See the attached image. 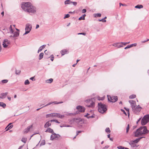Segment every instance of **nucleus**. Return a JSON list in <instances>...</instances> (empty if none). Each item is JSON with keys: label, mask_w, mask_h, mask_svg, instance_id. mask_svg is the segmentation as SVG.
Listing matches in <instances>:
<instances>
[{"label": "nucleus", "mask_w": 149, "mask_h": 149, "mask_svg": "<svg viewBox=\"0 0 149 149\" xmlns=\"http://www.w3.org/2000/svg\"><path fill=\"white\" fill-rule=\"evenodd\" d=\"M45 132H49L52 134L54 133L53 130L50 128H47Z\"/></svg>", "instance_id": "26"}, {"label": "nucleus", "mask_w": 149, "mask_h": 149, "mask_svg": "<svg viewBox=\"0 0 149 149\" xmlns=\"http://www.w3.org/2000/svg\"><path fill=\"white\" fill-rule=\"evenodd\" d=\"M31 3L30 2H26L22 4V8L25 11H28L29 7H30Z\"/></svg>", "instance_id": "3"}, {"label": "nucleus", "mask_w": 149, "mask_h": 149, "mask_svg": "<svg viewBox=\"0 0 149 149\" xmlns=\"http://www.w3.org/2000/svg\"><path fill=\"white\" fill-rule=\"evenodd\" d=\"M51 121H52V122H54L58 123H60V122H59L58 121L56 120H51Z\"/></svg>", "instance_id": "44"}, {"label": "nucleus", "mask_w": 149, "mask_h": 149, "mask_svg": "<svg viewBox=\"0 0 149 149\" xmlns=\"http://www.w3.org/2000/svg\"><path fill=\"white\" fill-rule=\"evenodd\" d=\"M31 26L29 24H26L25 28V32L24 35H26L29 33L31 31Z\"/></svg>", "instance_id": "7"}, {"label": "nucleus", "mask_w": 149, "mask_h": 149, "mask_svg": "<svg viewBox=\"0 0 149 149\" xmlns=\"http://www.w3.org/2000/svg\"><path fill=\"white\" fill-rule=\"evenodd\" d=\"M16 30L18 31L15 32L14 33V35L13 37L14 38L18 37L19 35V30L17 29H16Z\"/></svg>", "instance_id": "22"}, {"label": "nucleus", "mask_w": 149, "mask_h": 149, "mask_svg": "<svg viewBox=\"0 0 149 149\" xmlns=\"http://www.w3.org/2000/svg\"><path fill=\"white\" fill-rule=\"evenodd\" d=\"M135 7L137 8H143V6L141 5H138L136 6Z\"/></svg>", "instance_id": "31"}, {"label": "nucleus", "mask_w": 149, "mask_h": 149, "mask_svg": "<svg viewBox=\"0 0 149 149\" xmlns=\"http://www.w3.org/2000/svg\"><path fill=\"white\" fill-rule=\"evenodd\" d=\"M86 9H83L82 10V13H85L86 12Z\"/></svg>", "instance_id": "54"}, {"label": "nucleus", "mask_w": 149, "mask_h": 149, "mask_svg": "<svg viewBox=\"0 0 149 149\" xmlns=\"http://www.w3.org/2000/svg\"><path fill=\"white\" fill-rule=\"evenodd\" d=\"M71 1L70 0H66L65 1V4H68L71 3Z\"/></svg>", "instance_id": "34"}, {"label": "nucleus", "mask_w": 149, "mask_h": 149, "mask_svg": "<svg viewBox=\"0 0 149 149\" xmlns=\"http://www.w3.org/2000/svg\"><path fill=\"white\" fill-rule=\"evenodd\" d=\"M70 126L68 125H65V127H70Z\"/></svg>", "instance_id": "60"}, {"label": "nucleus", "mask_w": 149, "mask_h": 149, "mask_svg": "<svg viewBox=\"0 0 149 149\" xmlns=\"http://www.w3.org/2000/svg\"><path fill=\"white\" fill-rule=\"evenodd\" d=\"M86 15L85 14L84 15L82 16L81 17L79 18V20H84L85 17Z\"/></svg>", "instance_id": "29"}, {"label": "nucleus", "mask_w": 149, "mask_h": 149, "mask_svg": "<svg viewBox=\"0 0 149 149\" xmlns=\"http://www.w3.org/2000/svg\"><path fill=\"white\" fill-rule=\"evenodd\" d=\"M136 95H132L129 96V98L130 99H133L135 98L136 97Z\"/></svg>", "instance_id": "33"}, {"label": "nucleus", "mask_w": 149, "mask_h": 149, "mask_svg": "<svg viewBox=\"0 0 149 149\" xmlns=\"http://www.w3.org/2000/svg\"><path fill=\"white\" fill-rule=\"evenodd\" d=\"M22 147L23 146H21L20 147H19L18 149H21Z\"/></svg>", "instance_id": "64"}, {"label": "nucleus", "mask_w": 149, "mask_h": 149, "mask_svg": "<svg viewBox=\"0 0 149 149\" xmlns=\"http://www.w3.org/2000/svg\"><path fill=\"white\" fill-rule=\"evenodd\" d=\"M34 77H31V78H30V79L32 80H33V79H34Z\"/></svg>", "instance_id": "63"}, {"label": "nucleus", "mask_w": 149, "mask_h": 149, "mask_svg": "<svg viewBox=\"0 0 149 149\" xmlns=\"http://www.w3.org/2000/svg\"><path fill=\"white\" fill-rule=\"evenodd\" d=\"M29 82L28 79L26 80L24 82V84L25 85H28L29 84Z\"/></svg>", "instance_id": "42"}, {"label": "nucleus", "mask_w": 149, "mask_h": 149, "mask_svg": "<svg viewBox=\"0 0 149 149\" xmlns=\"http://www.w3.org/2000/svg\"><path fill=\"white\" fill-rule=\"evenodd\" d=\"M9 32L12 33L14 32V30L12 25H10L9 28Z\"/></svg>", "instance_id": "28"}, {"label": "nucleus", "mask_w": 149, "mask_h": 149, "mask_svg": "<svg viewBox=\"0 0 149 149\" xmlns=\"http://www.w3.org/2000/svg\"><path fill=\"white\" fill-rule=\"evenodd\" d=\"M57 117L60 118L62 119L64 118V115H62L59 113H56V117Z\"/></svg>", "instance_id": "19"}, {"label": "nucleus", "mask_w": 149, "mask_h": 149, "mask_svg": "<svg viewBox=\"0 0 149 149\" xmlns=\"http://www.w3.org/2000/svg\"><path fill=\"white\" fill-rule=\"evenodd\" d=\"M137 43H134V44H133L132 45H130V47H133V46H136V45H137Z\"/></svg>", "instance_id": "45"}, {"label": "nucleus", "mask_w": 149, "mask_h": 149, "mask_svg": "<svg viewBox=\"0 0 149 149\" xmlns=\"http://www.w3.org/2000/svg\"><path fill=\"white\" fill-rule=\"evenodd\" d=\"M1 15H2V17H3V15H4V12L3 11L1 13Z\"/></svg>", "instance_id": "61"}, {"label": "nucleus", "mask_w": 149, "mask_h": 149, "mask_svg": "<svg viewBox=\"0 0 149 149\" xmlns=\"http://www.w3.org/2000/svg\"><path fill=\"white\" fill-rule=\"evenodd\" d=\"M29 10L28 12L29 13H34L36 12V8L32 4H31L30 7H29Z\"/></svg>", "instance_id": "13"}, {"label": "nucleus", "mask_w": 149, "mask_h": 149, "mask_svg": "<svg viewBox=\"0 0 149 149\" xmlns=\"http://www.w3.org/2000/svg\"><path fill=\"white\" fill-rule=\"evenodd\" d=\"M78 35H85L86 34V33H78Z\"/></svg>", "instance_id": "52"}, {"label": "nucleus", "mask_w": 149, "mask_h": 149, "mask_svg": "<svg viewBox=\"0 0 149 149\" xmlns=\"http://www.w3.org/2000/svg\"><path fill=\"white\" fill-rule=\"evenodd\" d=\"M149 40V39H148L147 40H145V41H142L141 42L142 43H144L148 41Z\"/></svg>", "instance_id": "56"}, {"label": "nucleus", "mask_w": 149, "mask_h": 149, "mask_svg": "<svg viewBox=\"0 0 149 149\" xmlns=\"http://www.w3.org/2000/svg\"><path fill=\"white\" fill-rule=\"evenodd\" d=\"M148 132L146 127H141L137 130L135 132L134 136L136 137H139L148 133Z\"/></svg>", "instance_id": "1"}, {"label": "nucleus", "mask_w": 149, "mask_h": 149, "mask_svg": "<svg viewBox=\"0 0 149 149\" xmlns=\"http://www.w3.org/2000/svg\"><path fill=\"white\" fill-rule=\"evenodd\" d=\"M29 10L28 12L29 13H34L36 12V8L32 4H31L30 7H29Z\"/></svg>", "instance_id": "11"}, {"label": "nucleus", "mask_w": 149, "mask_h": 149, "mask_svg": "<svg viewBox=\"0 0 149 149\" xmlns=\"http://www.w3.org/2000/svg\"><path fill=\"white\" fill-rule=\"evenodd\" d=\"M11 123H10L6 127L5 129H7L6 130V131H7L8 130L11 129L13 127V125H12Z\"/></svg>", "instance_id": "20"}, {"label": "nucleus", "mask_w": 149, "mask_h": 149, "mask_svg": "<svg viewBox=\"0 0 149 149\" xmlns=\"http://www.w3.org/2000/svg\"><path fill=\"white\" fill-rule=\"evenodd\" d=\"M20 72V71L19 70H17L16 71L15 73L17 74H18Z\"/></svg>", "instance_id": "49"}, {"label": "nucleus", "mask_w": 149, "mask_h": 149, "mask_svg": "<svg viewBox=\"0 0 149 149\" xmlns=\"http://www.w3.org/2000/svg\"><path fill=\"white\" fill-rule=\"evenodd\" d=\"M113 46L114 47H117L118 48H119L123 47L122 45L121 44V43H114L113 44Z\"/></svg>", "instance_id": "18"}, {"label": "nucleus", "mask_w": 149, "mask_h": 149, "mask_svg": "<svg viewBox=\"0 0 149 149\" xmlns=\"http://www.w3.org/2000/svg\"><path fill=\"white\" fill-rule=\"evenodd\" d=\"M53 81V79H52L51 78L49 79H48L46 81V82L47 83H52Z\"/></svg>", "instance_id": "32"}, {"label": "nucleus", "mask_w": 149, "mask_h": 149, "mask_svg": "<svg viewBox=\"0 0 149 149\" xmlns=\"http://www.w3.org/2000/svg\"><path fill=\"white\" fill-rule=\"evenodd\" d=\"M54 103L55 104H60V103H63V102H58V103H56V102H54Z\"/></svg>", "instance_id": "58"}, {"label": "nucleus", "mask_w": 149, "mask_h": 149, "mask_svg": "<svg viewBox=\"0 0 149 149\" xmlns=\"http://www.w3.org/2000/svg\"><path fill=\"white\" fill-rule=\"evenodd\" d=\"M46 46L45 45H44L41 46L39 48L38 51V53L42 51V50Z\"/></svg>", "instance_id": "27"}, {"label": "nucleus", "mask_w": 149, "mask_h": 149, "mask_svg": "<svg viewBox=\"0 0 149 149\" xmlns=\"http://www.w3.org/2000/svg\"><path fill=\"white\" fill-rule=\"evenodd\" d=\"M98 111L99 112L102 113H103L105 112L107 110V107L104 104H103L101 103H98Z\"/></svg>", "instance_id": "2"}, {"label": "nucleus", "mask_w": 149, "mask_h": 149, "mask_svg": "<svg viewBox=\"0 0 149 149\" xmlns=\"http://www.w3.org/2000/svg\"><path fill=\"white\" fill-rule=\"evenodd\" d=\"M48 52L47 51V50H45L44 52L45 54L47 55V53Z\"/></svg>", "instance_id": "57"}, {"label": "nucleus", "mask_w": 149, "mask_h": 149, "mask_svg": "<svg viewBox=\"0 0 149 149\" xmlns=\"http://www.w3.org/2000/svg\"><path fill=\"white\" fill-rule=\"evenodd\" d=\"M39 27V25L38 24H37L36 27V29H38V28Z\"/></svg>", "instance_id": "59"}, {"label": "nucleus", "mask_w": 149, "mask_h": 149, "mask_svg": "<svg viewBox=\"0 0 149 149\" xmlns=\"http://www.w3.org/2000/svg\"><path fill=\"white\" fill-rule=\"evenodd\" d=\"M125 109L128 112V114L129 115V109L128 108H125Z\"/></svg>", "instance_id": "55"}, {"label": "nucleus", "mask_w": 149, "mask_h": 149, "mask_svg": "<svg viewBox=\"0 0 149 149\" xmlns=\"http://www.w3.org/2000/svg\"><path fill=\"white\" fill-rule=\"evenodd\" d=\"M130 43V42H121V44L122 45V44H123V45H126V44H128L129 43Z\"/></svg>", "instance_id": "50"}, {"label": "nucleus", "mask_w": 149, "mask_h": 149, "mask_svg": "<svg viewBox=\"0 0 149 149\" xmlns=\"http://www.w3.org/2000/svg\"><path fill=\"white\" fill-rule=\"evenodd\" d=\"M68 52V51L66 49H63L61 51V54L62 56H63L65 54H67Z\"/></svg>", "instance_id": "23"}, {"label": "nucleus", "mask_w": 149, "mask_h": 149, "mask_svg": "<svg viewBox=\"0 0 149 149\" xmlns=\"http://www.w3.org/2000/svg\"><path fill=\"white\" fill-rule=\"evenodd\" d=\"M142 138L141 137L139 139H136V140H135L132 141H131L130 143V144H132L133 143H138L139 141L140 140V139H141Z\"/></svg>", "instance_id": "24"}, {"label": "nucleus", "mask_w": 149, "mask_h": 149, "mask_svg": "<svg viewBox=\"0 0 149 149\" xmlns=\"http://www.w3.org/2000/svg\"><path fill=\"white\" fill-rule=\"evenodd\" d=\"M86 106L88 107H92L94 104V103L91 100H87L86 101Z\"/></svg>", "instance_id": "8"}, {"label": "nucleus", "mask_w": 149, "mask_h": 149, "mask_svg": "<svg viewBox=\"0 0 149 149\" xmlns=\"http://www.w3.org/2000/svg\"><path fill=\"white\" fill-rule=\"evenodd\" d=\"M117 148L118 149H128V148H125L122 146H119L117 147Z\"/></svg>", "instance_id": "35"}, {"label": "nucleus", "mask_w": 149, "mask_h": 149, "mask_svg": "<svg viewBox=\"0 0 149 149\" xmlns=\"http://www.w3.org/2000/svg\"><path fill=\"white\" fill-rule=\"evenodd\" d=\"M29 10L28 12L29 13H34L36 12V8L32 4H31L30 7H29Z\"/></svg>", "instance_id": "12"}, {"label": "nucleus", "mask_w": 149, "mask_h": 149, "mask_svg": "<svg viewBox=\"0 0 149 149\" xmlns=\"http://www.w3.org/2000/svg\"><path fill=\"white\" fill-rule=\"evenodd\" d=\"M129 102L130 104L132 109L136 106V102L135 101L130 100L129 101Z\"/></svg>", "instance_id": "14"}, {"label": "nucleus", "mask_w": 149, "mask_h": 149, "mask_svg": "<svg viewBox=\"0 0 149 149\" xmlns=\"http://www.w3.org/2000/svg\"><path fill=\"white\" fill-rule=\"evenodd\" d=\"M106 132L107 133H109L111 131L110 130V129L108 127L105 130Z\"/></svg>", "instance_id": "38"}, {"label": "nucleus", "mask_w": 149, "mask_h": 149, "mask_svg": "<svg viewBox=\"0 0 149 149\" xmlns=\"http://www.w3.org/2000/svg\"><path fill=\"white\" fill-rule=\"evenodd\" d=\"M10 44V42L7 39L4 40L3 45L4 48H7Z\"/></svg>", "instance_id": "9"}, {"label": "nucleus", "mask_w": 149, "mask_h": 149, "mask_svg": "<svg viewBox=\"0 0 149 149\" xmlns=\"http://www.w3.org/2000/svg\"><path fill=\"white\" fill-rule=\"evenodd\" d=\"M71 3H72L73 4L74 6H76L77 4V2H71Z\"/></svg>", "instance_id": "47"}, {"label": "nucleus", "mask_w": 149, "mask_h": 149, "mask_svg": "<svg viewBox=\"0 0 149 149\" xmlns=\"http://www.w3.org/2000/svg\"><path fill=\"white\" fill-rule=\"evenodd\" d=\"M142 109V108L139 105L136 106L132 109L133 111L135 113H138Z\"/></svg>", "instance_id": "5"}, {"label": "nucleus", "mask_w": 149, "mask_h": 149, "mask_svg": "<svg viewBox=\"0 0 149 149\" xmlns=\"http://www.w3.org/2000/svg\"><path fill=\"white\" fill-rule=\"evenodd\" d=\"M70 16V15L69 14H66V15H65V16L64 17V19H65V18H68V17H69Z\"/></svg>", "instance_id": "46"}, {"label": "nucleus", "mask_w": 149, "mask_h": 149, "mask_svg": "<svg viewBox=\"0 0 149 149\" xmlns=\"http://www.w3.org/2000/svg\"><path fill=\"white\" fill-rule=\"evenodd\" d=\"M129 124H128L126 128V133H128L129 129Z\"/></svg>", "instance_id": "43"}, {"label": "nucleus", "mask_w": 149, "mask_h": 149, "mask_svg": "<svg viewBox=\"0 0 149 149\" xmlns=\"http://www.w3.org/2000/svg\"><path fill=\"white\" fill-rule=\"evenodd\" d=\"M24 143H25L26 141V139L25 138H23L21 140Z\"/></svg>", "instance_id": "41"}, {"label": "nucleus", "mask_w": 149, "mask_h": 149, "mask_svg": "<svg viewBox=\"0 0 149 149\" xmlns=\"http://www.w3.org/2000/svg\"><path fill=\"white\" fill-rule=\"evenodd\" d=\"M54 117H56V113H49L46 115V118Z\"/></svg>", "instance_id": "15"}, {"label": "nucleus", "mask_w": 149, "mask_h": 149, "mask_svg": "<svg viewBox=\"0 0 149 149\" xmlns=\"http://www.w3.org/2000/svg\"><path fill=\"white\" fill-rule=\"evenodd\" d=\"M104 97H97V99L99 100H102L104 99Z\"/></svg>", "instance_id": "39"}, {"label": "nucleus", "mask_w": 149, "mask_h": 149, "mask_svg": "<svg viewBox=\"0 0 149 149\" xmlns=\"http://www.w3.org/2000/svg\"><path fill=\"white\" fill-rule=\"evenodd\" d=\"M8 93L6 92L4 93H3L0 95V98H3L6 97V96L8 94Z\"/></svg>", "instance_id": "25"}, {"label": "nucleus", "mask_w": 149, "mask_h": 149, "mask_svg": "<svg viewBox=\"0 0 149 149\" xmlns=\"http://www.w3.org/2000/svg\"><path fill=\"white\" fill-rule=\"evenodd\" d=\"M8 80L7 79H4L1 81V83L2 84H3L4 83H6L8 82Z\"/></svg>", "instance_id": "36"}, {"label": "nucleus", "mask_w": 149, "mask_h": 149, "mask_svg": "<svg viewBox=\"0 0 149 149\" xmlns=\"http://www.w3.org/2000/svg\"><path fill=\"white\" fill-rule=\"evenodd\" d=\"M130 45H127L126 47L125 48V49H127L128 48H131Z\"/></svg>", "instance_id": "51"}, {"label": "nucleus", "mask_w": 149, "mask_h": 149, "mask_svg": "<svg viewBox=\"0 0 149 149\" xmlns=\"http://www.w3.org/2000/svg\"><path fill=\"white\" fill-rule=\"evenodd\" d=\"M101 16V14L100 13H97L95 14V17H100Z\"/></svg>", "instance_id": "40"}, {"label": "nucleus", "mask_w": 149, "mask_h": 149, "mask_svg": "<svg viewBox=\"0 0 149 149\" xmlns=\"http://www.w3.org/2000/svg\"><path fill=\"white\" fill-rule=\"evenodd\" d=\"M32 127V125H31L30 126L26 128L24 130V133L25 134H26L28 132H29L30 130V129Z\"/></svg>", "instance_id": "21"}, {"label": "nucleus", "mask_w": 149, "mask_h": 149, "mask_svg": "<svg viewBox=\"0 0 149 149\" xmlns=\"http://www.w3.org/2000/svg\"><path fill=\"white\" fill-rule=\"evenodd\" d=\"M149 121V115L145 116L141 121V124L142 125H145Z\"/></svg>", "instance_id": "4"}, {"label": "nucleus", "mask_w": 149, "mask_h": 149, "mask_svg": "<svg viewBox=\"0 0 149 149\" xmlns=\"http://www.w3.org/2000/svg\"><path fill=\"white\" fill-rule=\"evenodd\" d=\"M51 103H49L48 104H47V105H45L44 107H45V106H47L48 105H49Z\"/></svg>", "instance_id": "62"}, {"label": "nucleus", "mask_w": 149, "mask_h": 149, "mask_svg": "<svg viewBox=\"0 0 149 149\" xmlns=\"http://www.w3.org/2000/svg\"><path fill=\"white\" fill-rule=\"evenodd\" d=\"M52 122L51 120H49L44 125V127L45 128H47L50 126L51 125V123Z\"/></svg>", "instance_id": "17"}, {"label": "nucleus", "mask_w": 149, "mask_h": 149, "mask_svg": "<svg viewBox=\"0 0 149 149\" xmlns=\"http://www.w3.org/2000/svg\"><path fill=\"white\" fill-rule=\"evenodd\" d=\"M0 106L3 107H5L6 106V104L3 102H0Z\"/></svg>", "instance_id": "37"}, {"label": "nucleus", "mask_w": 149, "mask_h": 149, "mask_svg": "<svg viewBox=\"0 0 149 149\" xmlns=\"http://www.w3.org/2000/svg\"><path fill=\"white\" fill-rule=\"evenodd\" d=\"M50 57H51V60L52 61H53L54 60V56L53 55H51Z\"/></svg>", "instance_id": "48"}, {"label": "nucleus", "mask_w": 149, "mask_h": 149, "mask_svg": "<svg viewBox=\"0 0 149 149\" xmlns=\"http://www.w3.org/2000/svg\"><path fill=\"white\" fill-rule=\"evenodd\" d=\"M99 21H102V22H106V20H104V19H101V20H99Z\"/></svg>", "instance_id": "53"}, {"label": "nucleus", "mask_w": 149, "mask_h": 149, "mask_svg": "<svg viewBox=\"0 0 149 149\" xmlns=\"http://www.w3.org/2000/svg\"><path fill=\"white\" fill-rule=\"evenodd\" d=\"M107 97L108 100L111 102H115L118 100V97L117 96L108 95Z\"/></svg>", "instance_id": "6"}, {"label": "nucleus", "mask_w": 149, "mask_h": 149, "mask_svg": "<svg viewBox=\"0 0 149 149\" xmlns=\"http://www.w3.org/2000/svg\"><path fill=\"white\" fill-rule=\"evenodd\" d=\"M60 136L59 135L53 133L51 136V139L52 140L56 139H58L60 137Z\"/></svg>", "instance_id": "10"}, {"label": "nucleus", "mask_w": 149, "mask_h": 149, "mask_svg": "<svg viewBox=\"0 0 149 149\" xmlns=\"http://www.w3.org/2000/svg\"><path fill=\"white\" fill-rule=\"evenodd\" d=\"M77 109L80 112H84L85 111V109L84 107L81 106H78L77 107Z\"/></svg>", "instance_id": "16"}, {"label": "nucleus", "mask_w": 149, "mask_h": 149, "mask_svg": "<svg viewBox=\"0 0 149 149\" xmlns=\"http://www.w3.org/2000/svg\"><path fill=\"white\" fill-rule=\"evenodd\" d=\"M44 54L43 53H41L39 55V59L40 60L42 59L43 56Z\"/></svg>", "instance_id": "30"}]
</instances>
